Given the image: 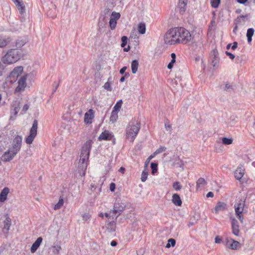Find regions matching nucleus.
<instances>
[{
  "mask_svg": "<svg viewBox=\"0 0 255 255\" xmlns=\"http://www.w3.org/2000/svg\"><path fill=\"white\" fill-rule=\"evenodd\" d=\"M119 171L122 173H125V168L123 167H121L119 170Z\"/></svg>",
  "mask_w": 255,
  "mask_h": 255,
  "instance_id": "nucleus-59",
  "label": "nucleus"
},
{
  "mask_svg": "<svg viewBox=\"0 0 255 255\" xmlns=\"http://www.w3.org/2000/svg\"><path fill=\"white\" fill-rule=\"evenodd\" d=\"M83 220L85 221H87L90 219L91 216L89 213H85L82 216Z\"/></svg>",
  "mask_w": 255,
  "mask_h": 255,
  "instance_id": "nucleus-49",
  "label": "nucleus"
},
{
  "mask_svg": "<svg viewBox=\"0 0 255 255\" xmlns=\"http://www.w3.org/2000/svg\"><path fill=\"white\" fill-rule=\"evenodd\" d=\"M11 40V39L9 36L0 35V48H3L7 46Z\"/></svg>",
  "mask_w": 255,
  "mask_h": 255,
  "instance_id": "nucleus-17",
  "label": "nucleus"
},
{
  "mask_svg": "<svg viewBox=\"0 0 255 255\" xmlns=\"http://www.w3.org/2000/svg\"><path fill=\"white\" fill-rule=\"evenodd\" d=\"M225 53L232 60H233L235 58V55L234 54H232L230 52H229L228 51H226Z\"/></svg>",
  "mask_w": 255,
  "mask_h": 255,
  "instance_id": "nucleus-52",
  "label": "nucleus"
},
{
  "mask_svg": "<svg viewBox=\"0 0 255 255\" xmlns=\"http://www.w3.org/2000/svg\"><path fill=\"white\" fill-rule=\"evenodd\" d=\"M38 128V123L36 120L33 122L32 127L30 128L29 134L25 139V142L28 144L32 143L34 139L36 136Z\"/></svg>",
  "mask_w": 255,
  "mask_h": 255,
  "instance_id": "nucleus-11",
  "label": "nucleus"
},
{
  "mask_svg": "<svg viewBox=\"0 0 255 255\" xmlns=\"http://www.w3.org/2000/svg\"><path fill=\"white\" fill-rule=\"evenodd\" d=\"M20 103L19 101H13L11 105L10 119L14 120L20 110Z\"/></svg>",
  "mask_w": 255,
  "mask_h": 255,
  "instance_id": "nucleus-12",
  "label": "nucleus"
},
{
  "mask_svg": "<svg viewBox=\"0 0 255 255\" xmlns=\"http://www.w3.org/2000/svg\"><path fill=\"white\" fill-rule=\"evenodd\" d=\"M231 43H229L227 45V49H229V48L231 47Z\"/></svg>",
  "mask_w": 255,
  "mask_h": 255,
  "instance_id": "nucleus-64",
  "label": "nucleus"
},
{
  "mask_svg": "<svg viewBox=\"0 0 255 255\" xmlns=\"http://www.w3.org/2000/svg\"><path fill=\"white\" fill-rule=\"evenodd\" d=\"M137 30L139 34H144L145 33L146 27L144 23H140L137 26Z\"/></svg>",
  "mask_w": 255,
  "mask_h": 255,
  "instance_id": "nucleus-30",
  "label": "nucleus"
},
{
  "mask_svg": "<svg viewBox=\"0 0 255 255\" xmlns=\"http://www.w3.org/2000/svg\"><path fill=\"white\" fill-rule=\"evenodd\" d=\"M254 29L253 28H249L247 30V37L248 39V42L249 43H251L252 40V36L254 34Z\"/></svg>",
  "mask_w": 255,
  "mask_h": 255,
  "instance_id": "nucleus-29",
  "label": "nucleus"
},
{
  "mask_svg": "<svg viewBox=\"0 0 255 255\" xmlns=\"http://www.w3.org/2000/svg\"><path fill=\"white\" fill-rule=\"evenodd\" d=\"M166 150V147L164 146H160L157 149H156L153 153L152 154L155 157L157 154L160 153Z\"/></svg>",
  "mask_w": 255,
  "mask_h": 255,
  "instance_id": "nucleus-38",
  "label": "nucleus"
},
{
  "mask_svg": "<svg viewBox=\"0 0 255 255\" xmlns=\"http://www.w3.org/2000/svg\"><path fill=\"white\" fill-rule=\"evenodd\" d=\"M127 205V203L121 199H117L113 210H111L109 213H106L105 217L109 218L110 215L112 214L114 215V217H113V219H117L121 214L122 212L126 209Z\"/></svg>",
  "mask_w": 255,
  "mask_h": 255,
  "instance_id": "nucleus-6",
  "label": "nucleus"
},
{
  "mask_svg": "<svg viewBox=\"0 0 255 255\" xmlns=\"http://www.w3.org/2000/svg\"><path fill=\"white\" fill-rule=\"evenodd\" d=\"M248 0H237L238 2L242 3L245 4Z\"/></svg>",
  "mask_w": 255,
  "mask_h": 255,
  "instance_id": "nucleus-60",
  "label": "nucleus"
},
{
  "mask_svg": "<svg viewBox=\"0 0 255 255\" xmlns=\"http://www.w3.org/2000/svg\"><path fill=\"white\" fill-rule=\"evenodd\" d=\"M172 203L177 206H180L182 205V201L179 195L176 193L173 194L172 198Z\"/></svg>",
  "mask_w": 255,
  "mask_h": 255,
  "instance_id": "nucleus-24",
  "label": "nucleus"
},
{
  "mask_svg": "<svg viewBox=\"0 0 255 255\" xmlns=\"http://www.w3.org/2000/svg\"><path fill=\"white\" fill-rule=\"evenodd\" d=\"M122 43L121 44V46L122 47H124L127 44L128 38L126 36H124L122 37Z\"/></svg>",
  "mask_w": 255,
  "mask_h": 255,
  "instance_id": "nucleus-47",
  "label": "nucleus"
},
{
  "mask_svg": "<svg viewBox=\"0 0 255 255\" xmlns=\"http://www.w3.org/2000/svg\"><path fill=\"white\" fill-rule=\"evenodd\" d=\"M125 77H121V79H120V82H124V81H125Z\"/></svg>",
  "mask_w": 255,
  "mask_h": 255,
  "instance_id": "nucleus-62",
  "label": "nucleus"
},
{
  "mask_svg": "<svg viewBox=\"0 0 255 255\" xmlns=\"http://www.w3.org/2000/svg\"><path fill=\"white\" fill-rule=\"evenodd\" d=\"M215 21L214 20H212L211 22L210 25L209 26V30L210 31L212 30L215 27Z\"/></svg>",
  "mask_w": 255,
  "mask_h": 255,
  "instance_id": "nucleus-51",
  "label": "nucleus"
},
{
  "mask_svg": "<svg viewBox=\"0 0 255 255\" xmlns=\"http://www.w3.org/2000/svg\"><path fill=\"white\" fill-rule=\"evenodd\" d=\"M92 145V140H88L82 147L79 163L81 165L82 170L80 175L83 177L85 175V170L87 167V161L89 159L90 150Z\"/></svg>",
  "mask_w": 255,
  "mask_h": 255,
  "instance_id": "nucleus-3",
  "label": "nucleus"
},
{
  "mask_svg": "<svg viewBox=\"0 0 255 255\" xmlns=\"http://www.w3.org/2000/svg\"><path fill=\"white\" fill-rule=\"evenodd\" d=\"M150 167L152 169V173L154 174L157 171V164L156 163L152 162L150 164Z\"/></svg>",
  "mask_w": 255,
  "mask_h": 255,
  "instance_id": "nucleus-45",
  "label": "nucleus"
},
{
  "mask_svg": "<svg viewBox=\"0 0 255 255\" xmlns=\"http://www.w3.org/2000/svg\"><path fill=\"white\" fill-rule=\"evenodd\" d=\"M245 174V169L242 166H239L235 171V177L237 180L241 179Z\"/></svg>",
  "mask_w": 255,
  "mask_h": 255,
  "instance_id": "nucleus-20",
  "label": "nucleus"
},
{
  "mask_svg": "<svg viewBox=\"0 0 255 255\" xmlns=\"http://www.w3.org/2000/svg\"><path fill=\"white\" fill-rule=\"evenodd\" d=\"M129 50V46H128L127 48H125L124 50L126 52H128Z\"/></svg>",
  "mask_w": 255,
  "mask_h": 255,
  "instance_id": "nucleus-63",
  "label": "nucleus"
},
{
  "mask_svg": "<svg viewBox=\"0 0 255 255\" xmlns=\"http://www.w3.org/2000/svg\"><path fill=\"white\" fill-rule=\"evenodd\" d=\"M140 124L137 121H130L127 125L126 129V138L130 142H133L140 129Z\"/></svg>",
  "mask_w": 255,
  "mask_h": 255,
  "instance_id": "nucleus-4",
  "label": "nucleus"
},
{
  "mask_svg": "<svg viewBox=\"0 0 255 255\" xmlns=\"http://www.w3.org/2000/svg\"><path fill=\"white\" fill-rule=\"evenodd\" d=\"M35 79V74L34 72H31L20 77L17 82L18 85L15 89V93H21L24 91L27 84L26 82V80H27L28 83H31L34 81Z\"/></svg>",
  "mask_w": 255,
  "mask_h": 255,
  "instance_id": "nucleus-5",
  "label": "nucleus"
},
{
  "mask_svg": "<svg viewBox=\"0 0 255 255\" xmlns=\"http://www.w3.org/2000/svg\"><path fill=\"white\" fill-rule=\"evenodd\" d=\"M113 83V79L112 77H110L108 79V81L103 86V88L107 91H111L112 90V85Z\"/></svg>",
  "mask_w": 255,
  "mask_h": 255,
  "instance_id": "nucleus-25",
  "label": "nucleus"
},
{
  "mask_svg": "<svg viewBox=\"0 0 255 255\" xmlns=\"http://www.w3.org/2000/svg\"><path fill=\"white\" fill-rule=\"evenodd\" d=\"M227 209V205L226 203L222 202H218L214 209L215 213L216 214H219V212L223 211Z\"/></svg>",
  "mask_w": 255,
  "mask_h": 255,
  "instance_id": "nucleus-19",
  "label": "nucleus"
},
{
  "mask_svg": "<svg viewBox=\"0 0 255 255\" xmlns=\"http://www.w3.org/2000/svg\"><path fill=\"white\" fill-rule=\"evenodd\" d=\"M173 187L176 191L180 190L181 189V186L178 182H174L173 184Z\"/></svg>",
  "mask_w": 255,
  "mask_h": 255,
  "instance_id": "nucleus-46",
  "label": "nucleus"
},
{
  "mask_svg": "<svg viewBox=\"0 0 255 255\" xmlns=\"http://www.w3.org/2000/svg\"><path fill=\"white\" fill-rule=\"evenodd\" d=\"M64 204V201H63V199L62 198H60L58 203L55 205L54 207V210H57V209H60L62 206Z\"/></svg>",
  "mask_w": 255,
  "mask_h": 255,
  "instance_id": "nucleus-39",
  "label": "nucleus"
},
{
  "mask_svg": "<svg viewBox=\"0 0 255 255\" xmlns=\"http://www.w3.org/2000/svg\"><path fill=\"white\" fill-rule=\"evenodd\" d=\"M15 4L17 8L20 13L23 14L25 12V6L22 0H12Z\"/></svg>",
  "mask_w": 255,
  "mask_h": 255,
  "instance_id": "nucleus-18",
  "label": "nucleus"
},
{
  "mask_svg": "<svg viewBox=\"0 0 255 255\" xmlns=\"http://www.w3.org/2000/svg\"><path fill=\"white\" fill-rule=\"evenodd\" d=\"M148 175V173L147 171V168H144V170L142 171L141 176V181L142 182H145L147 180Z\"/></svg>",
  "mask_w": 255,
  "mask_h": 255,
  "instance_id": "nucleus-34",
  "label": "nucleus"
},
{
  "mask_svg": "<svg viewBox=\"0 0 255 255\" xmlns=\"http://www.w3.org/2000/svg\"><path fill=\"white\" fill-rule=\"evenodd\" d=\"M113 217H114V215L111 214L109 218H107L108 221L106 224L107 229L110 232L115 231L116 227V221L117 219H113Z\"/></svg>",
  "mask_w": 255,
  "mask_h": 255,
  "instance_id": "nucleus-14",
  "label": "nucleus"
},
{
  "mask_svg": "<svg viewBox=\"0 0 255 255\" xmlns=\"http://www.w3.org/2000/svg\"><path fill=\"white\" fill-rule=\"evenodd\" d=\"M121 14L119 12H113L109 21V26L112 30L115 29L117 22V20L120 18Z\"/></svg>",
  "mask_w": 255,
  "mask_h": 255,
  "instance_id": "nucleus-13",
  "label": "nucleus"
},
{
  "mask_svg": "<svg viewBox=\"0 0 255 255\" xmlns=\"http://www.w3.org/2000/svg\"><path fill=\"white\" fill-rule=\"evenodd\" d=\"M187 0H179V6L180 8L184 9L186 6Z\"/></svg>",
  "mask_w": 255,
  "mask_h": 255,
  "instance_id": "nucleus-44",
  "label": "nucleus"
},
{
  "mask_svg": "<svg viewBox=\"0 0 255 255\" xmlns=\"http://www.w3.org/2000/svg\"><path fill=\"white\" fill-rule=\"evenodd\" d=\"M165 128L166 130L169 131H171V129H172L171 126L168 123H165Z\"/></svg>",
  "mask_w": 255,
  "mask_h": 255,
  "instance_id": "nucleus-50",
  "label": "nucleus"
},
{
  "mask_svg": "<svg viewBox=\"0 0 255 255\" xmlns=\"http://www.w3.org/2000/svg\"><path fill=\"white\" fill-rule=\"evenodd\" d=\"M27 42L26 39L23 38H20L18 39L15 43V45L17 49L20 48L23 46Z\"/></svg>",
  "mask_w": 255,
  "mask_h": 255,
  "instance_id": "nucleus-26",
  "label": "nucleus"
},
{
  "mask_svg": "<svg viewBox=\"0 0 255 255\" xmlns=\"http://www.w3.org/2000/svg\"><path fill=\"white\" fill-rule=\"evenodd\" d=\"M211 55L213 56L212 64L213 66L215 67L219 61L217 52L215 50L213 51Z\"/></svg>",
  "mask_w": 255,
  "mask_h": 255,
  "instance_id": "nucleus-28",
  "label": "nucleus"
},
{
  "mask_svg": "<svg viewBox=\"0 0 255 255\" xmlns=\"http://www.w3.org/2000/svg\"><path fill=\"white\" fill-rule=\"evenodd\" d=\"M127 68V67H126V66H124V67H123V68L120 70V74H123L125 72V71H126V70Z\"/></svg>",
  "mask_w": 255,
  "mask_h": 255,
  "instance_id": "nucleus-57",
  "label": "nucleus"
},
{
  "mask_svg": "<svg viewBox=\"0 0 255 255\" xmlns=\"http://www.w3.org/2000/svg\"><path fill=\"white\" fill-rule=\"evenodd\" d=\"M239 245L240 243L238 242L233 240L232 243L230 244V248L232 250H236Z\"/></svg>",
  "mask_w": 255,
  "mask_h": 255,
  "instance_id": "nucleus-40",
  "label": "nucleus"
},
{
  "mask_svg": "<svg viewBox=\"0 0 255 255\" xmlns=\"http://www.w3.org/2000/svg\"><path fill=\"white\" fill-rule=\"evenodd\" d=\"M213 196H214V194L212 192H209L206 195V197L207 198L213 197Z\"/></svg>",
  "mask_w": 255,
  "mask_h": 255,
  "instance_id": "nucleus-58",
  "label": "nucleus"
},
{
  "mask_svg": "<svg viewBox=\"0 0 255 255\" xmlns=\"http://www.w3.org/2000/svg\"><path fill=\"white\" fill-rule=\"evenodd\" d=\"M111 245L112 247H115L117 245V242L116 241H113L111 243Z\"/></svg>",
  "mask_w": 255,
  "mask_h": 255,
  "instance_id": "nucleus-61",
  "label": "nucleus"
},
{
  "mask_svg": "<svg viewBox=\"0 0 255 255\" xmlns=\"http://www.w3.org/2000/svg\"><path fill=\"white\" fill-rule=\"evenodd\" d=\"M171 60L167 65V68L169 69H171L173 68L174 64L176 61V54L174 53L171 54Z\"/></svg>",
  "mask_w": 255,
  "mask_h": 255,
  "instance_id": "nucleus-32",
  "label": "nucleus"
},
{
  "mask_svg": "<svg viewBox=\"0 0 255 255\" xmlns=\"http://www.w3.org/2000/svg\"><path fill=\"white\" fill-rule=\"evenodd\" d=\"M232 228L233 233L235 236H238L239 233V226L237 220L235 219H232Z\"/></svg>",
  "mask_w": 255,
  "mask_h": 255,
  "instance_id": "nucleus-21",
  "label": "nucleus"
},
{
  "mask_svg": "<svg viewBox=\"0 0 255 255\" xmlns=\"http://www.w3.org/2000/svg\"><path fill=\"white\" fill-rule=\"evenodd\" d=\"M22 51L17 48H11L6 50L1 57V62L5 65L13 64L22 57Z\"/></svg>",
  "mask_w": 255,
  "mask_h": 255,
  "instance_id": "nucleus-2",
  "label": "nucleus"
},
{
  "mask_svg": "<svg viewBox=\"0 0 255 255\" xmlns=\"http://www.w3.org/2000/svg\"><path fill=\"white\" fill-rule=\"evenodd\" d=\"M114 138V135L112 132L105 130L103 131L98 137L99 140H111Z\"/></svg>",
  "mask_w": 255,
  "mask_h": 255,
  "instance_id": "nucleus-15",
  "label": "nucleus"
},
{
  "mask_svg": "<svg viewBox=\"0 0 255 255\" xmlns=\"http://www.w3.org/2000/svg\"><path fill=\"white\" fill-rule=\"evenodd\" d=\"M178 44H187L193 38L190 32L183 27H176Z\"/></svg>",
  "mask_w": 255,
  "mask_h": 255,
  "instance_id": "nucleus-7",
  "label": "nucleus"
},
{
  "mask_svg": "<svg viewBox=\"0 0 255 255\" xmlns=\"http://www.w3.org/2000/svg\"><path fill=\"white\" fill-rule=\"evenodd\" d=\"M29 108V106L27 104H25L22 109V112L25 113Z\"/></svg>",
  "mask_w": 255,
  "mask_h": 255,
  "instance_id": "nucleus-54",
  "label": "nucleus"
},
{
  "mask_svg": "<svg viewBox=\"0 0 255 255\" xmlns=\"http://www.w3.org/2000/svg\"><path fill=\"white\" fill-rule=\"evenodd\" d=\"M94 118V112L92 109H90L84 115V122L86 124H90L92 122Z\"/></svg>",
  "mask_w": 255,
  "mask_h": 255,
  "instance_id": "nucleus-16",
  "label": "nucleus"
},
{
  "mask_svg": "<svg viewBox=\"0 0 255 255\" xmlns=\"http://www.w3.org/2000/svg\"><path fill=\"white\" fill-rule=\"evenodd\" d=\"M116 185L114 183H111L110 185V189L111 191L113 192L115 191Z\"/></svg>",
  "mask_w": 255,
  "mask_h": 255,
  "instance_id": "nucleus-53",
  "label": "nucleus"
},
{
  "mask_svg": "<svg viewBox=\"0 0 255 255\" xmlns=\"http://www.w3.org/2000/svg\"><path fill=\"white\" fill-rule=\"evenodd\" d=\"M175 240L173 239H169L168 240V243L166 245V247L168 248L170 246L174 247L175 245Z\"/></svg>",
  "mask_w": 255,
  "mask_h": 255,
  "instance_id": "nucleus-42",
  "label": "nucleus"
},
{
  "mask_svg": "<svg viewBox=\"0 0 255 255\" xmlns=\"http://www.w3.org/2000/svg\"><path fill=\"white\" fill-rule=\"evenodd\" d=\"M138 65V62L137 60H134L132 61L131 64V69L132 74H135L136 73Z\"/></svg>",
  "mask_w": 255,
  "mask_h": 255,
  "instance_id": "nucleus-27",
  "label": "nucleus"
},
{
  "mask_svg": "<svg viewBox=\"0 0 255 255\" xmlns=\"http://www.w3.org/2000/svg\"><path fill=\"white\" fill-rule=\"evenodd\" d=\"M222 240L219 237H216L215 239V242L216 244H220Z\"/></svg>",
  "mask_w": 255,
  "mask_h": 255,
  "instance_id": "nucleus-56",
  "label": "nucleus"
},
{
  "mask_svg": "<svg viewBox=\"0 0 255 255\" xmlns=\"http://www.w3.org/2000/svg\"><path fill=\"white\" fill-rule=\"evenodd\" d=\"M61 249L60 246L55 245L52 247V252L54 255H58L59 254Z\"/></svg>",
  "mask_w": 255,
  "mask_h": 255,
  "instance_id": "nucleus-37",
  "label": "nucleus"
},
{
  "mask_svg": "<svg viewBox=\"0 0 255 255\" xmlns=\"http://www.w3.org/2000/svg\"><path fill=\"white\" fill-rule=\"evenodd\" d=\"M22 144V137L16 136L13 139L10 147L2 156V160L5 162L10 161L19 151Z\"/></svg>",
  "mask_w": 255,
  "mask_h": 255,
  "instance_id": "nucleus-1",
  "label": "nucleus"
},
{
  "mask_svg": "<svg viewBox=\"0 0 255 255\" xmlns=\"http://www.w3.org/2000/svg\"><path fill=\"white\" fill-rule=\"evenodd\" d=\"M42 241V238L41 237H39L37 239L35 242L32 244L30 251L31 253H34L36 252L37 249L40 246Z\"/></svg>",
  "mask_w": 255,
  "mask_h": 255,
  "instance_id": "nucleus-22",
  "label": "nucleus"
},
{
  "mask_svg": "<svg viewBox=\"0 0 255 255\" xmlns=\"http://www.w3.org/2000/svg\"><path fill=\"white\" fill-rule=\"evenodd\" d=\"M9 192L7 187H4L0 193V201L3 202L7 199V196Z\"/></svg>",
  "mask_w": 255,
  "mask_h": 255,
  "instance_id": "nucleus-23",
  "label": "nucleus"
},
{
  "mask_svg": "<svg viewBox=\"0 0 255 255\" xmlns=\"http://www.w3.org/2000/svg\"><path fill=\"white\" fill-rule=\"evenodd\" d=\"M176 27L168 30L164 36V43L167 45H175L178 44Z\"/></svg>",
  "mask_w": 255,
  "mask_h": 255,
  "instance_id": "nucleus-8",
  "label": "nucleus"
},
{
  "mask_svg": "<svg viewBox=\"0 0 255 255\" xmlns=\"http://www.w3.org/2000/svg\"><path fill=\"white\" fill-rule=\"evenodd\" d=\"M238 45V44L237 42H234L233 44L232 47H231L232 49L235 50L237 48Z\"/></svg>",
  "mask_w": 255,
  "mask_h": 255,
  "instance_id": "nucleus-55",
  "label": "nucleus"
},
{
  "mask_svg": "<svg viewBox=\"0 0 255 255\" xmlns=\"http://www.w3.org/2000/svg\"><path fill=\"white\" fill-rule=\"evenodd\" d=\"M23 71V67L21 66L15 67L7 76L6 80L11 83L15 82L18 77Z\"/></svg>",
  "mask_w": 255,
  "mask_h": 255,
  "instance_id": "nucleus-10",
  "label": "nucleus"
},
{
  "mask_svg": "<svg viewBox=\"0 0 255 255\" xmlns=\"http://www.w3.org/2000/svg\"><path fill=\"white\" fill-rule=\"evenodd\" d=\"M245 199L244 197L242 198H238L235 204V209L236 214L240 221L242 223L243 221V217L242 213L245 207Z\"/></svg>",
  "mask_w": 255,
  "mask_h": 255,
  "instance_id": "nucleus-9",
  "label": "nucleus"
},
{
  "mask_svg": "<svg viewBox=\"0 0 255 255\" xmlns=\"http://www.w3.org/2000/svg\"><path fill=\"white\" fill-rule=\"evenodd\" d=\"M154 156H153V155L152 154L151 155H150L146 159L145 162V164H144V168H147V167H148V163L149 162H150V160H151L153 158H154Z\"/></svg>",
  "mask_w": 255,
  "mask_h": 255,
  "instance_id": "nucleus-48",
  "label": "nucleus"
},
{
  "mask_svg": "<svg viewBox=\"0 0 255 255\" xmlns=\"http://www.w3.org/2000/svg\"><path fill=\"white\" fill-rule=\"evenodd\" d=\"M122 104L123 101L122 100L118 101L116 104V105L114 106L112 111L119 112L120 111V109H121Z\"/></svg>",
  "mask_w": 255,
  "mask_h": 255,
  "instance_id": "nucleus-33",
  "label": "nucleus"
},
{
  "mask_svg": "<svg viewBox=\"0 0 255 255\" xmlns=\"http://www.w3.org/2000/svg\"><path fill=\"white\" fill-rule=\"evenodd\" d=\"M206 184V182L205 179L203 178H200L196 182V187L197 188H200Z\"/></svg>",
  "mask_w": 255,
  "mask_h": 255,
  "instance_id": "nucleus-35",
  "label": "nucleus"
},
{
  "mask_svg": "<svg viewBox=\"0 0 255 255\" xmlns=\"http://www.w3.org/2000/svg\"><path fill=\"white\" fill-rule=\"evenodd\" d=\"M222 142L225 145L231 144L233 142V139L232 138L223 137L222 138Z\"/></svg>",
  "mask_w": 255,
  "mask_h": 255,
  "instance_id": "nucleus-41",
  "label": "nucleus"
},
{
  "mask_svg": "<svg viewBox=\"0 0 255 255\" xmlns=\"http://www.w3.org/2000/svg\"><path fill=\"white\" fill-rule=\"evenodd\" d=\"M221 0H211V4L213 7L216 8L217 7L220 3Z\"/></svg>",
  "mask_w": 255,
  "mask_h": 255,
  "instance_id": "nucleus-43",
  "label": "nucleus"
},
{
  "mask_svg": "<svg viewBox=\"0 0 255 255\" xmlns=\"http://www.w3.org/2000/svg\"><path fill=\"white\" fill-rule=\"evenodd\" d=\"M118 113L112 111L110 118V121L113 123H115L118 119Z\"/></svg>",
  "mask_w": 255,
  "mask_h": 255,
  "instance_id": "nucleus-31",
  "label": "nucleus"
},
{
  "mask_svg": "<svg viewBox=\"0 0 255 255\" xmlns=\"http://www.w3.org/2000/svg\"><path fill=\"white\" fill-rule=\"evenodd\" d=\"M11 225V220L9 218H7L4 221V227L3 229H5L6 231H8L9 227Z\"/></svg>",
  "mask_w": 255,
  "mask_h": 255,
  "instance_id": "nucleus-36",
  "label": "nucleus"
}]
</instances>
